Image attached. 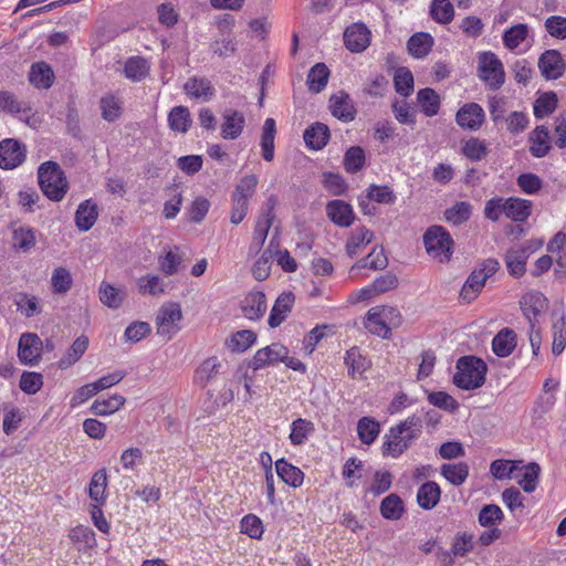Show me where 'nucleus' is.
<instances>
[{"instance_id":"nucleus-20","label":"nucleus","mask_w":566,"mask_h":566,"mask_svg":"<svg viewBox=\"0 0 566 566\" xmlns=\"http://www.w3.org/2000/svg\"><path fill=\"white\" fill-rule=\"evenodd\" d=\"M295 296L292 292H283L277 296L269 315L268 323L270 327H279L285 321L292 311Z\"/></svg>"},{"instance_id":"nucleus-15","label":"nucleus","mask_w":566,"mask_h":566,"mask_svg":"<svg viewBox=\"0 0 566 566\" xmlns=\"http://www.w3.org/2000/svg\"><path fill=\"white\" fill-rule=\"evenodd\" d=\"M220 135L223 139H237L240 137L244 125L245 117L242 112L226 108L221 115Z\"/></svg>"},{"instance_id":"nucleus-34","label":"nucleus","mask_w":566,"mask_h":566,"mask_svg":"<svg viewBox=\"0 0 566 566\" xmlns=\"http://www.w3.org/2000/svg\"><path fill=\"white\" fill-rule=\"evenodd\" d=\"M150 71L149 62L142 56L129 57L124 65L125 76L133 82L146 78Z\"/></svg>"},{"instance_id":"nucleus-26","label":"nucleus","mask_w":566,"mask_h":566,"mask_svg":"<svg viewBox=\"0 0 566 566\" xmlns=\"http://www.w3.org/2000/svg\"><path fill=\"white\" fill-rule=\"evenodd\" d=\"M29 81L39 90L50 88L54 81L52 67L45 62L33 63L30 69Z\"/></svg>"},{"instance_id":"nucleus-63","label":"nucleus","mask_w":566,"mask_h":566,"mask_svg":"<svg viewBox=\"0 0 566 566\" xmlns=\"http://www.w3.org/2000/svg\"><path fill=\"white\" fill-rule=\"evenodd\" d=\"M365 164V153L361 147H350L344 157V166L347 172L355 174L359 171Z\"/></svg>"},{"instance_id":"nucleus-41","label":"nucleus","mask_w":566,"mask_h":566,"mask_svg":"<svg viewBox=\"0 0 566 566\" xmlns=\"http://www.w3.org/2000/svg\"><path fill=\"white\" fill-rule=\"evenodd\" d=\"M107 473L105 469L95 472L91 479L88 486V495L92 501L98 505L106 502Z\"/></svg>"},{"instance_id":"nucleus-48","label":"nucleus","mask_w":566,"mask_h":566,"mask_svg":"<svg viewBox=\"0 0 566 566\" xmlns=\"http://www.w3.org/2000/svg\"><path fill=\"white\" fill-rule=\"evenodd\" d=\"M417 101L426 116H433L438 114L440 108V97L432 88L426 87L418 91Z\"/></svg>"},{"instance_id":"nucleus-3","label":"nucleus","mask_w":566,"mask_h":566,"mask_svg":"<svg viewBox=\"0 0 566 566\" xmlns=\"http://www.w3.org/2000/svg\"><path fill=\"white\" fill-rule=\"evenodd\" d=\"M478 76L491 91H497L505 83L502 61L491 51L478 54Z\"/></svg>"},{"instance_id":"nucleus-1","label":"nucleus","mask_w":566,"mask_h":566,"mask_svg":"<svg viewBox=\"0 0 566 566\" xmlns=\"http://www.w3.org/2000/svg\"><path fill=\"white\" fill-rule=\"evenodd\" d=\"M38 182L42 193L53 202L62 201L70 188L65 172L52 160L39 166Z\"/></svg>"},{"instance_id":"nucleus-49","label":"nucleus","mask_w":566,"mask_h":566,"mask_svg":"<svg viewBox=\"0 0 566 566\" xmlns=\"http://www.w3.org/2000/svg\"><path fill=\"white\" fill-rule=\"evenodd\" d=\"M471 214L472 206L468 201H458L444 211L446 220L453 226L467 222Z\"/></svg>"},{"instance_id":"nucleus-56","label":"nucleus","mask_w":566,"mask_h":566,"mask_svg":"<svg viewBox=\"0 0 566 566\" xmlns=\"http://www.w3.org/2000/svg\"><path fill=\"white\" fill-rule=\"evenodd\" d=\"M71 272L63 266L56 268L51 276V285L54 294H65L72 287Z\"/></svg>"},{"instance_id":"nucleus-33","label":"nucleus","mask_w":566,"mask_h":566,"mask_svg":"<svg viewBox=\"0 0 566 566\" xmlns=\"http://www.w3.org/2000/svg\"><path fill=\"white\" fill-rule=\"evenodd\" d=\"M539 472L541 467L536 462H530L526 465L520 464V469H517L518 478L515 480L526 493H532L537 488Z\"/></svg>"},{"instance_id":"nucleus-40","label":"nucleus","mask_w":566,"mask_h":566,"mask_svg":"<svg viewBox=\"0 0 566 566\" xmlns=\"http://www.w3.org/2000/svg\"><path fill=\"white\" fill-rule=\"evenodd\" d=\"M125 403V398L120 395H113L108 398L96 399L90 410L95 416H108L119 410Z\"/></svg>"},{"instance_id":"nucleus-52","label":"nucleus","mask_w":566,"mask_h":566,"mask_svg":"<svg viewBox=\"0 0 566 566\" xmlns=\"http://www.w3.org/2000/svg\"><path fill=\"white\" fill-rule=\"evenodd\" d=\"M413 75L407 67H398L394 75V85L398 94L408 97L413 92Z\"/></svg>"},{"instance_id":"nucleus-47","label":"nucleus","mask_w":566,"mask_h":566,"mask_svg":"<svg viewBox=\"0 0 566 566\" xmlns=\"http://www.w3.org/2000/svg\"><path fill=\"white\" fill-rule=\"evenodd\" d=\"M12 245L19 252H29L35 245V230L30 227L15 229L12 233Z\"/></svg>"},{"instance_id":"nucleus-38","label":"nucleus","mask_w":566,"mask_h":566,"mask_svg":"<svg viewBox=\"0 0 566 566\" xmlns=\"http://www.w3.org/2000/svg\"><path fill=\"white\" fill-rule=\"evenodd\" d=\"M315 427L311 420L297 418L291 423V432L289 439L291 444L298 447L306 442L308 437L314 432Z\"/></svg>"},{"instance_id":"nucleus-60","label":"nucleus","mask_w":566,"mask_h":566,"mask_svg":"<svg viewBox=\"0 0 566 566\" xmlns=\"http://www.w3.org/2000/svg\"><path fill=\"white\" fill-rule=\"evenodd\" d=\"M168 122L172 130L187 132L191 123L188 108L184 106L174 107L169 113Z\"/></svg>"},{"instance_id":"nucleus-50","label":"nucleus","mask_w":566,"mask_h":566,"mask_svg":"<svg viewBox=\"0 0 566 566\" xmlns=\"http://www.w3.org/2000/svg\"><path fill=\"white\" fill-rule=\"evenodd\" d=\"M441 474L451 484L459 486L465 482V480L469 475V467L464 462L444 463L441 467Z\"/></svg>"},{"instance_id":"nucleus-58","label":"nucleus","mask_w":566,"mask_h":566,"mask_svg":"<svg viewBox=\"0 0 566 566\" xmlns=\"http://www.w3.org/2000/svg\"><path fill=\"white\" fill-rule=\"evenodd\" d=\"M394 476L387 470H377L374 473L373 482L367 488L366 492L373 494L374 496H379L386 493L392 485Z\"/></svg>"},{"instance_id":"nucleus-14","label":"nucleus","mask_w":566,"mask_h":566,"mask_svg":"<svg viewBox=\"0 0 566 566\" xmlns=\"http://www.w3.org/2000/svg\"><path fill=\"white\" fill-rule=\"evenodd\" d=\"M370 31L364 23H354L344 32L345 46L355 53L365 51L370 43Z\"/></svg>"},{"instance_id":"nucleus-19","label":"nucleus","mask_w":566,"mask_h":566,"mask_svg":"<svg viewBox=\"0 0 566 566\" xmlns=\"http://www.w3.org/2000/svg\"><path fill=\"white\" fill-rule=\"evenodd\" d=\"M329 108L334 117L345 123L352 122L356 115L350 96L343 91L331 96Z\"/></svg>"},{"instance_id":"nucleus-43","label":"nucleus","mask_w":566,"mask_h":566,"mask_svg":"<svg viewBox=\"0 0 566 566\" xmlns=\"http://www.w3.org/2000/svg\"><path fill=\"white\" fill-rule=\"evenodd\" d=\"M329 78V70L324 63H316L307 74V86L313 93L322 92Z\"/></svg>"},{"instance_id":"nucleus-37","label":"nucleus","mask_w":566,"mask_h":566,"mask_svg":"<svg viewBox=\"0 0 566 566\" xmlns=\"http://www.w3.org/2000/svg\"><path fill=\"white\" fill-rule=\"evenodd\" d=\"M256 342V334L251 329L238 331L226 340L227 347L233 353H243Z\"/></svg>"},{"instance_id":"nucleus-46","label":"nucleus","mask_w":566,"mask_h":566,"mask_svg":"<svg viewBox=\"0 0 566 566\" xmlns=\"http://www.w3.org/2000/svg\"><path fill=\"white\" fill-rule=\"evenodd\" d=\"M380 432V424L371 417H363L357 422V434L364 444H371Z\"/></svg>"},{"instance_id":"nucleus-25","label":"nucleus","mask_w":566,"mask_h":566,"mask_svg":"<svg viewBox=\"0 0 566 566\" xmlns=\"http://www.w3.org/2000/svg\"><path fill=\"white\" fill-rule=\"evenodd\" d=\"M275 471L279 478L289 486L293 489L300 488L304 482L303 471L290 463L284 458L275 461Z\"/></svg>"},{"instance_id":"nucleus-8","label":"nucleus","mask_w":566,"mask_h":566,"mask_svg":"<svg viewBox=\"0 0 566 566\" xmlns=\"http://www.w3.org/2000/svg\"><path fill=\"white\" fill-rule=\"evenodd\" d=\"M289 354L287 347L280 343H272L269 346L260 348L249 361V367L254 371L266 366L275 365L286 358Z\"/></svg>"},{"instance_id":"nucleus-22","label":"nucleus","mask_w":566,"mask_h":566,"mask_svg":"<svg viewBox=\"0 0 566 566\" xmlns=\"http://www.w3.org/2000/svg\"><path fill=\"white\" fill-rule=\"evenodd\" d=\"M24 144H0V168L10 170L25 160Z\"/></svg>"},{"instance_id":"nucleus-12","label":"nucleus","mask_w":566,"mask_h":566,"mask_svg":"<svg viewBox=\"0 0 566 566\" xmlns=\"http://www.w3.org/2000/svg\"><path fill=\"white\" fill-rule=\"evenodd\" d=\"M42 342L36 334L24 333L19 339L18 357L23 365H35L41 357Z\"/></svg>"},{"instance_id":"nucleus-10","label":"nucleus","mask_w":566,"mask_h":566,"mask_svg":"<svg viewBox=\"0 0 566 566\" xmlns=\"http://www.w3.org/2000/svg\"><path fill=\"white\" fill-rule=\"evenodd\" d=\"M233 22V19H223L218 22V29L222 36L214 39L210 44V49L213 54L220 57L231 56L237 51V42L234 38L230 36Z\"/></svg>"},{"instance_id":"nucleus-7","label":"nucleus","mask_w":566,"mask_h":566,"mask_svg":"<svg viewBox=\"0 0 566 566\" xmlns=\"http://www.w3.org/2000/svg\"><path fill=\"white\" fill-rule=\"evenodd\" d=\"M182 318L181 307L178 303L164 304L157 314V334L170 339L178 331L177 323Z\"/></svg>"},{"instance_id":"nucleus-4","label":"nucleus","mask_w":566,"mask_h":566,"mask_svg":"<svg viewBox=\"0 0 566 566\" xmlns=\"http://www.w3.org/2000/svg\"><path fill=\"white\" fill-rule=\"evenodd\" d=\"M427 253L440 262H448L452 255L453 240L442 226H431L423 234Z\"/></svg>"},{"instance_id":"nucleus-24","label":"nucleus","mask_w":566,"mask_h":566,"mask_svg":"<svg viewBox=\"0 0 566 566\" xmlns=\"http://www.w3.org/2000/svg\"><path fill=\"white\" fill-rule=\"evenodd\" d=\"M364 326L369 333L384 339H389L391 336V327L388 326V322L379 312V306L371 307L367 312Z\"/></svg>"},{"instance_id":"nucleus-32","label":"nucleus","mask_w":566,"mask_h":566,"mask_svg":"<svg viewBox=\"0 0 566 566\" xmlns=\"http://www.w3.org/2000/svg\"><path fill=\"white\" fill-rule=\"evenodd\" d=\"M221 367L222 365L218 357L211 356L207 358L196 369L195 382L201 388L206 387L220 373Z\"/></svg>"},{"instance_id":"nucleus-57","label":"nucleus","mask_w":566,"mask_h":566,"mask_svg":"<svg viewBox=\"0 0 566 566\" xmlns=\"http://www.w3.org/2000/svg\"><path fill=\"white\" fill-rule=\"evenodd\" d=\"M430 14L436 22L447 24L452 21L454 9L450 0H433Z\"/></svg>"},{"instance_id":"nucleus-53","label":"nucleus","mask_w":566,"mask_h":566,"mask_svg":"<svg viewBox=\"0 0 566 566\" xmlns=\"http://www.w3.org/2000/svg\"><path fill=\"white\" fill-rule=\"evenodd\" d=\"M557 106V95L554 92L541 94L534 102L533 111L536 118H544L552 114Z\"/></svg>"},{"instance_id":"nucleus-2","label":"nucleus","mask_w":566,"mask_h":566,"mask_svg":"<svg viewBox=\"0 0 566 566\" xmlns=\"http://www.w3.org/2000/svg\"><path fill=\"white\" fill-rule=\"evenodd\" d=\"M453 384L463 390L480 388L485 382L488 366L483 359L475 356H462L455 364Z\"/></svg>"},{"instance_id":"nucleus-55","label":"nucleus","mask_w":566,"mask_h":566,"mask_svg":"<svg viewBox=\"0 0 566 566\" xmlns=\"http://www.w3.org/2000/svg\"><path fill=\"white\" fill-rule=\"evenodd\" d=\"M504 520V513L496 504H485L479 512L478 522L483 527H494Z\"/></svg>"},{"instance_id":"nucleus-42","label":"nucleus","mask_w":566,"mask_h":566,"mask_svg":"<svg viewBox=\"0 0 566 566\" xmlns=\"http://www.w3.org/2000/svg\"><path fill=\"white\" fill-rule=\"evenodd\" d=\"M530 28L525 23L512 25L503 32V44L510 51L516 50L528 36Z\"/></svg>"},{"instance_id":"nucleus-44","label":"nucleus","mask_w":566,"mask_h":566,"mask_svg":"<svg viewBox=\"0 0 566 566\" xmlns=\"http://www.w3.org/2000/svg\"><path fill=\"white\" fill-rule=\"evenodd\" d=\"M99 109L103 119L114 122L118 119L123 113V102L113 94H106L101 97Z\"/></svg>"},{"instance_id":"nucleus-17","label":"nucleus","mask_w":566,"mask_h":566,"mask_svg":"<svg viewBox=\"0 0 566 566\" xmlns=\"http://www.w3.org/2000/svg\"><path fill=\"white\" fill-rule=\"evenodd\" d=\"M326 214L334 224L340 228L350 227L355 219L353 207L339 199L331 200L326 205Z\"/></svg>"},{"instance_id":"nucleus-36","label":"nucleus","mask_w":566,"mask_h":566,"mask_svg":"<svg viewBox=\"0 0 566 566\" xmlns=\"http://www.w3.org/2000/svg\"><path fill=\"white\" fill-rule=\"evenodd\" d=\"M185 91L188 95L202 99L210 101L214 96V88L211 82L207 78L192 77L185 84Z\"/></svg>"},{"instance_id":"nucleus-39","label":"nucleus","mask_w":566,"mask_h":566,"mask_svg":"<svg viewBox=\"0 0 566 566\" xmlns=\"http://www.w3.org/2000/svg\"><path fill=\"white\" fill-rule=\"evenodd\" d=\"M522 461L515 460H494L490 465V472L496 480L517 479V469Z\"/></svg>"},{"instance_id":"nucleus-59","label":"nucleus","mask_w":566,"mask_h":566,"mask_svg":"<svg viewBox=\"0 0 566 566\" xmlns=\"http://www.w3.org/2000/svg\"><path fill=\"white\" fill-rule=\"evenodd\" d=\"M273 240H271L269 248L265 251H263L261 256L253 264L252 274L256 281H264L270 275L271 263L273 258L271 248L273 247Z\"/></svg>"},{"instance_id":"nucleus-11","label":"nucleus","mask_w":566,"mask_h":566,"mask_svg":"<svg viewBox=\"0 0 566 566\" xmlns=\"http://www.w3.org/2000/svg\"><path fill=\"white\" fill-rule=\"evenodd\" d=\"M538 69L546 80H557L563 76L566 63L557 50H546L538 59Z\"/></svg>"},{"instance_id":"nucleus-64","label":"nucleus","mask_w":566,"mask_h":566,"mask_svg":"<svg viewBox=\"0 0 566 566\" xmlns=\"http://www.w3.org/2000/svg\"><path fill=\"white\" fill-rule=\"evenodd\" d=\"M566 347V321L562 316L553 324V345L552 352L555 356L560 355Z\"/></svg>"},{"instance_id":"nucleus-30","label":"nucleus","mask_w":566,"mask_h":566,"mask_svg":"<svg viewBox=\"0 0 566 566\" xmlns=\"http://www.w3.org/2000/svg\"><path fill=\"white\" fill-rule=\"evenodd\" d=\"M441 489L434 481L424 482L417 492V502L426 511L432 510L439 503Z\"/></svg>"},{"instance_id":"nucleus-31","label":"nucleus","mask_w":566,"mask_h":566,"mask_svg":"<svg viewBox=\"0 0 566 566\" xmlns=\"http://www.w3.org/2000/svg\"><path fill=\"white\" fill-rule=\"evenodd\" d=\"M379 512L385 520L398 521L405 514L406 507L398 494L390 493L381 500Z\"/></svg>"},{"instance_id":"nucleus-13","label":"nucleus","mask_w":566,"mask_h":566,"mask_svg":"<svg viewBox=\"0 0 566 566\" xmlns=\"http://www.w3.org/2000/svg\"><path fill=\"white\" fill-rule=\"evenodd\" d=\"M533 249L530 245L511 248L506 251L504 261L511 276L522 277L526 272V263Z\"/></svg>"},{"instance_id":"nucleus-45","label":"nucleus","mask_w":566,"mask_h":566,"mask_svg":"<svg viewBox=\"0 0 566 566\" xmlns=\"http://www.w3.org/2000/svg\"><path fill=\"white\" fill-rule=\"evenodd\" d=\"M88 347V338L85 335L78 336L65 355L59 360V367L62 369L69 368L75 364L84 355Z\"/></svg>"},{"instance_id":"nucleus-16","label":"nucleus","mask_w":566,"mask_h":566,"mask_svg":"<svg viewBox=\"0 0 566 566\" xmlns=\"http://www.w3.org/2000/svg\"><path fill=\"white\" fill-rule=\"evenodd\" d=\"M399 426L391 427L389 433L385 436L381 446L384 457L399 458L411 444L413 440L408 439V432L398 433Z\"/></svg>"},{"instance_id":"nucleus-27","label":"nucleus","mask_w":566,"mask_h":566,"mask_svg":"<svg viewBox=\"0 0 566 566\" xmlns=\"http://www.w3.org/2000/svg\"><path fill=\"white\" fill-rule=\"evenodd\" d=\"M515 347L516 334L511 328L501 329L492 340V350L501 358L510 356Z\"/></svg>"},{"instance_id":"nucleus-29","label":"nucleus","mask_w":566,"mask_h":566,"mask_svg":"<svg viewBox=\"0 0 566 566\" xmlns=\"http://www.w3.org/2000/svg\"><path fill=\"white\" fill-rule=\"evenodd\" d=\"M532 210V203L530 200L521 198H507L505 199L504 214L515 222H525Z\"/></svg>"},{"instance_id":"nucleus-5","label":"nucleus","mask_w":566,"mask_h":566,"mask_svg":"<svg viewBox=\"0 0 566 566\" xmlns=\"http://www.w3.org/2000/svg\"><path fill=\"white\" fill-rule=\"evenodd\" d=\"M258 178L255 175H247L241 178L232 195V210L230 220L239 224L247 216L249 201L255 193Z\"/></svg>"},{"instance_id":"nucleus-18","label":"nucleus","mask_w":566,"mask_h":566,"mask_svg":"<svg viewBox=\"0 0 566 566\" xmlns=\"http://www.w3.org/2000/svg\"><path fill=\"white\" fill-rule=\"evenodd\" d=\"M485 118L483 108L476 103L464 104L457 113V123L465 129L475 130Z\"/></svg>"},{"instance_id":"nucleus-62","label":"nucleus","mask_w":566,"mask_h":566,"mask_svg":"<svg viewBox=\"0 0 566 566\" xmlns=\"http://www.w3.org/2000/svg\"><path fill=\"white\" fill-rule=\"evenodd\" d=\"M40 200L41 196L32 187L21 189L18 192V203L25 213H33L36 209H39Z\"/></svg>"},{"instance_id":"nucleus-21","label":"nucleus","mask_w":566,"mask_h":566,"mask_svg":"<svg viewBox=\"0 0 566 566\" xmlns=\"http://www.w3.org/2000/svg\"><path fill=\"white\" fill-rule=\"evenodd\" d=\"M266 297L261 291L250 292L241 304V311L250 321L260 319L266 311Z\"/></svg>"},{"instance_id":"nucleus-6","label":"nucleus","mask_w":566,"mask_h":566,"mask_svg":"<svg viewBox=\"0 0 566 566\" xmlns=\"http://www.w3.org/2000/svg\"><path fill=\"white\" fill-rule=\"evenodd\" d=\"M500 269V263L496 259L489 258L480 263L467 279L461 290V297L463 300H474L481 292L489 277L494 275Z\"/></svg>"},{"instance_id":"nucleus-61","label":"nucleus","mask_w":566,"mask_h":566,"mask_svg":"<svg viewBox=\"0 0 566 566\" xmlns=\"http://www.w3.org/2000/svg\"><path fill=\"white\" fill-rule=\"evenodd\" d=\"M241 533L247 534L250 538L261 539L264 527L261 518L254 514H247L240 521Z\"/></svg>"},{"instance_id":"nucleus-23","label":"nucleus","mask_w":566,"mask_h":566,"mask_svg":"<svg viewBox=\"0 0 566 566\" xmlns=\"http://www.w3.org/2000/svg\"><path fill=\"white\" fill-rule=\"evenodd\" d=\"M97 217V205L92 199L84 200L75 211V226L80 231L86 232L95 224Z\"/></svg>"},{"instance_id":"nucleus-54","label":"nucleus","mask_w":566,"mask_h":566,"mask_svg":"<svg viewBox=\"0 0 566 566\" xmlns=\"http://www.w3.org/2000/svg\"><path fill=\"white\" fill-rule=\"evenodd\" d=\"M125 293L109 283L102 282L99 286V300L109 308H118L123 304Z\"/></svg>"},{"instance_id":"nucleus-51","label":"nucleus","mask_w":566,"mask_h":566,"mask_svg":"<svg viewBox=\"0 0 566 566\" xmlns=\"http://www.w3.org/2000/svg\"><path fill=\"white\" fill-rule=\"evenodd\" d=\"M374 238L373 231L366 227L359 228L355 233L350 235L346 243V252L350 258H354L359 250L369 244Z\"/></svg>"},{"instance_id":"nucleus-35","label":"nucleus","mask_w":566,"mask_h":566,"mask_svg":"<svg viewBox=\"0 0 566 566\" xmlns=\"http://www.w3.org/2000/svg\"><path fill=\"white\" fill-rule=\"evenodd\" d=\"M432 45L433 39L426 32H418L411 35L407 42L408 52L416 59H422L428 55Z\"/></svg>"},{"instance_id":"nucleus-28","label":"nucleus","mask_w":566,"mask_h":566,"mask_svg":"<svg viewBox=\"0 0 566 566\" xmlns=\"http://www.w3.org/2000/svg\"><path fill=\"white\" fill-rule=\"evenodd\" d=\"M344 364L348 368V376L353 379L363 376V374L370 367V361L361 355L357 346L349 348L345 353Z\"/></svg>"},{"instance_id":"nucleus-9","label":"nucleus","mask_w":566,"mask_h":566,"mask_svg":"<svg viewBox=\"0 0 566 566\" xmlns=\"http://www.w3.org/2000/svg\"><path fill=\"white\" fill-rule=\"evenodd\" d=\"M546 296L538 291H528L520 300V307L527 318L531 328H535V321L547 308Z\"/></svg>"}]
</instances>
